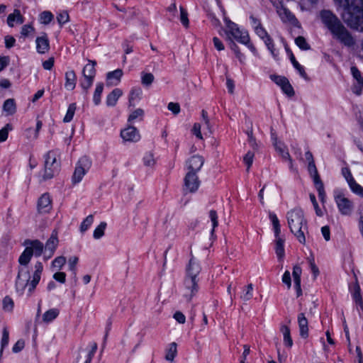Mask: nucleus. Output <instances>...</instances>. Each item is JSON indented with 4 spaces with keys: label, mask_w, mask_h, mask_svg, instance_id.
<instances>
[{
    "label": "nucleus",
    "mask_w": 363,
    "mask_h": 363,
    "mask_svg": "<svg viewBox=\"0 0 363 363\" xmlns=\"http://www.w3.org/2000/svg\"><path fill=\"white\" fill-rule=\"evenodd\" d=\"M23 22L24 18L18 9H15L12 13L8 16L7 23L10 27H13L15 23L22 24Z\"/></svg>",
    "instance_id": "obj_22"
},
{
    "label": "nucleus",
    "mask_w": 363,
    "mask_h": 363,
    "mask_svg": "<svg viewBox=\"0 0 363 363\" xmlns=\"http://www.w3.org/2000/svg\"><path fill=\"white\" fill-rule=\"evenodd\" d=\"M53 18V15L50 11H43L40 15V21L43 24H48Z\"/></svg>",
    "instance_id": "obj_48"
},
{
    "label": "nucleus",
    "mask_w": 363,
    "mask_h": 363,
    "mask_svg": "<svg viewBox=\"0 0 363 363\" xmlns=\"http://www.w3.org/2000/svg\"><path fill=\"white\" fill-rule=\"evenodd\" d=\"M12 130V125L9 123L6 124L0 130V143L4 142L8 138L9 132Z\"/></svg>",
    "instance_id": "obj_43"
},
{
    "label": "nucleus",
    "mask_w": 363,
    "mask_h": 363,
    "mask_svg": "<svg viewBox=\"0 0 363 363\" xmlns=\"http://www.w3.org/2000/svg\"><path fill=\"white\" fill-rule=\"evenodd\" d=\"M143 162L145 166L152 167L155 164V160L152 152H147L143 157Z\"/></svg>",
    "instance_id": "obj_49"
},
{
    "label": "nucleus",
    "mask_w": 363,
    "mask_h": 363,
    "mask_svg": "<svg viewBox=\"0 0 363 363\" xmlns=\"http://www.w3.org/2000/svg\"><path fill=\"white\" fill-rule=\"evenodd\" d=\"M209 217L212 222L213 228L211 230V233L213 234L214 232V229L218 226V215L216 211L211 210L209 212Z\"/></svg>",
    "instance_id": "obj_53"
},
{
    "label": "nucleus",
    "mask_w": 363,
    "mask_h": 363,
    "mask_svg": "<svg viewBox=\"0 0 363 363\" xmlns=\"http://www.w3.org/2000/svg\"><path fill=\"white\" fill-rule=\"evenodd\" d=\"M3 110L6 113L7 116L13 115L16 111V106L14 99H9L4 103Z\"/></svg>",
    "instance_id": "obj_28"
},
{
    "label": "nucleus",
    "mask_w": 363,
    "mask_h": 363,
    "mask_svg": "<svg viewBox=\"0 0 363 363\" xmlns=\"http://www.w3.org/2000/svg\"><path fill=\"white\" fill-rule=\"evenodd\" d=\"M60 162L57 161L56 153L53 151L48 152L45 156V170L43 176V180L52 178L58 173Z\"/></svg>",
    "instance_id": "obj_6"
},
{
    "label": "nucleus",
    "mask_w": 363,
    "mask_h": 363,
    "mask_svg": "<svg viewBox=\"0 0 363 363\" xmlns=\"http://www.w3.org/2000/svg\"><path fill=\"white\" fill-rule=\"evenodd\" d=\"M201 124L199 123H196L193 126L192 133L196 136V138H198L200 140H203V135L201 131Z\"/></svg>",
    "instance_id": "obj_57"
},
{
    "label": "nucleus",
    "mask_w": 363,
    "mask_h": 363,
    "mask_svg": "<svg viewBox=\"0 0 363 363\" xmlns=\"http://www.w3.org/2000/svg\"><path fill=\"white\" fill-rule=\"evenodd\" d=\"M154 75L152 73H142L141 82L145 86H150L154 81Z\"/></svg>",
    "instance_id": "obj_44"
},
{
    "label": "nucleus",
    "mask_w": 363,
    "mask_h": 363,
    "mask_svg": "<svg viewBox=\"0 0 363 363\" xmlns=\"http://www.w3.org/2000/svg\"><path fill=\"white\" fill-rule=\"evenodd\" d=\"M25 346V342L23 340H18L16 344L13 346L12 350L14 353L19 352L21 351Z\"/></svg>",
    "instance_id": "obj_61"
},
{
    "label": "nucleus",
    "mask_w": 363,
    "mask_h": 363,
    "mask_svg": "<svg viewBox=\"0 0 363 363\" xmlns=\"http://www.w3.org/2000/svg\"><path fill=\"white\" fill-rule=\"evenodd\" d=\"M280 330L283 334L284 345L288 347H291L293 345V340L291 337L289 328L286 325H281Z\"/></svg>",
    "instance_id": "obj_26"
},
{
    "label": "nucleus",
    "mask_w": 363,
    "mask_h": 363,
    "mask_svg": "<svg viewBox=\"0 0 363 363\" xmlns=\"http://www.w3.org/2000/svg\"><path fill=\"white\" fill-rule=\"evenodd\" d=\"M351 190L361 196L362 197H363V187L361 186L359 184H358L357 182H355L351 187H350Z\"/></svg>",
    "instance_id": "obj_64"
},
{
    "label": "nucleus",
    "mask_w": 363,
    "mask_h": 363,
    "mask_svg": "<svg viewBox=\"0 0 363 363\" xmlns=\"http://www.w3.org/2000/svg\"><path fill=\"white\" fill-rule=\"evenodd\" d=\"M286 218L291 232L301 243L304 244L306 242L305 232L307 231L308 228L303 210L300 208L291 209L287 213Z\"/></svg>",
    "instance_id": "obj_5"
},
{
    "label": "nucleus",
    "mask_w": 363,
    "mask_h": 363,
    "mask_svg": "<svg viewBox=\"0 0 363 363\" xmlns=\"http://www.w3.org/2000/svg\"><path fill=\"white\" fill-rule=\"evenodd\" d=\"M318 192V196L321 201V202H325V193L324 190V185L322 181H320L318 182H316L314 184Z\"/></svg>",
    "instance_id": "obj_45"
},
{
    "label": "nucleus",
    "mask_w": 363,
    "mask_h": 363,
    "mask_svg": "<svg viewBox=\"0 0 363 363\" xmlns=\"http://www.w3.org/2000/svg\"><path fill=\"white\" fill-rule=\"evenodd\" d=\"M106 223L101 222L94 230L93 236L95 239H99L104 235Z\"/></svg>",
    "instance_id": "obj_38"
},
{
    "label": "nucleus",
    "mask_w": 363,
    "mask_h": 363,
    "mask_svg": "<svg viewBox=\"0 0 363 363\" xmlns=\"http://www.w3.org/2000/svg\"><path fill=\"white\" fill-rule=\"evenodd\" d=\"M66 263V258L63 256L56 257L52 262V268L60 270Z\"/></svg>",
    "instance_id": "obj_40"
},
{
    "label": "nucleus",
    "mask_w": 363,
    "mask_h": 363,
    "mask_svg": "<svg viewBox=\"0 0 363 363\" xmlns=\"http://www.w3.org/2000/svg\"><path fill=\"white\" fill-rule=\"evenodd\" d=\"M271 79L277 85H279L282 91L288 96H293L294 94V89L290 84L289 80L282 76L272 75Z\"/></svg>",
    "instance_id": "obj_14"
},
{
    "label": "nucleus",
    "mask_w": 363,
    "mask_h": 363,
    "mask_svg": "<svg viewBox=\"0 0 363 363\" xmlns=\"http://www.w3.org/2000/svg\"><path fill=\"white\" fill-rule=\"evenodd\" d=\"M123 74V70L121 69L108 72L106 75L107 84L110 85H117L121 82Z\"/></svg>",
    "instance_id": "obj_19"
},
{
    "label": "nucleus",
    "mask_w": 363,
    "mask_h": 363,
    "mask_svg": "<svg viewBox=\"0 0 363 363\" xmlns=\"http://www.w3.org/2000/svg\"><path fill=\"white\" fill-rule=\"evenodd\" d=\"M60 313L57 308H51L45 311L43 315V321L45 323H49L54 320Z\"/></svg>",
    "instance_id": "obj_27"
},
{
    "label": "nucleus",
    "mask_w": 363,
    "mask_h": 363,
    "mask_svg": "<svg viewBox=\"0 0 363 363\" xmlns=\"http://www.w3.org/2000/svg\"><path fill=\"white\" fill-rule=\"evenodd\" d=\"M335 201L341 214L350 215L353 211L352 202L342 193H336Z\"/></svg>",
    "instance_id": "obj_9"
},
{
    "label": "nucleus",
    "mask_w": 363,
    "mask_h": 363,
    "mask_svg": "<svg viewBox=\"0 0 363 363\" xmlns=\"http://www.w3.org/2000/svg\"><path fill=\"white\" fill-rule=\"evenodd\" d=\"M76 108L77 106L75 103H72L69 105L66 115L63 118L64 123H69L73 119Z\"/></svg>",
    "instance_id": "obj_31"
},
{
    "label": "nucleus",
    "mask_w": 363,
    "mask_h": 363,
    "mask_svg": "<svg viewBox=\"0 0 363 363\" xmlns=\"http://www.w3.org/2000/svg\"><path fill=\"white\" fill-rule=\"evenodd\" d=\"M284 240L283 238H278L276 240L275 251L279 259H282L284 257Z\"/></svg>",
    "instance_id": "obj_30"
},
{
    "label": "nucleus",
    "mask_w": 363,
    "mask_h": 363,
    "mask_svg": "<svg viewBox=\"0 0 363 363\" xmlns=\"http://www.w3.org/2000/svg\"><path fill=\"white\" fill-rule=\"evenodd\" d=\"M13 308V301L9 297L6 296L3 300V308L7 311H11Z\"/></svg>",
    "instance_id": "obj_52"
},
{
    "label": "nucleus",
    "mask_w": 363,
    "mask_h": 363,
    "mask_svg": "<svg viewBox=\"0 0 363 363\" xmlns=\"http://www.w3.org/2000/svg\"><path fill=\"white\" fill-rule=\"evenodd\" d=\"M282 282L287 286L288 289L291 288V274L289 271H286L282 276Z\"/></svg>",
    "instance_id": "obj_60"
},
{
    "label": "nucleus",
    "mask_w": 363,
    "mask_h": 363,
    "mask_svg": "<svg viewBox=\"0 0 363 363\" xmlns=\"http://www.w3.org/2000/svg\"><path fill=\"white\" fill-rule=\"evenodd\" d=\"M36 50L40 54H45L50 50V42L46 34L38 37L35 40Z\"/></svg>",
    "instance_id": "obj_16"
},
{
    "label": "nucleus",
    "mask_w": 363,
    "mask_h": 363,
    "mask_svg": "<svg viewBox=\"0 0 363 363\" xmlns=\"http://www.w3.org/2000/svg\"><path fill=\"white\" fill-rule=\"evenodd\" d=\"M79 259L77 257L74 256L69 259L68 265L69 269L73 272L74 276H76V266L78 263Z\"/></svg>",
    "instance_id": "obj_56"
},
{
    "label": "nucleus",
    "mask_w": 363,
    "mask_h": 363,
    "mask_svg": "<svg viewBox=\"0 0 363 363\" xmlns=\"http://www.w3.org/2000/svg\"><path fill=\"white\" fill-rule=\"evenodd\" d=\"M310 199H311V202H312V203L313 205V207L315 208V213H316L317 216H321L323 215V213H322V211H321L320 208H319L318 204V203L316 201L315 195L313 194H310Z\"/></svg>",
    "instance_id": "obj_58"
},
{
    "label": "nucleus",
    "mask_w": 363,
    "mask_h": 363,
    "mask_svg": "<svg viewBox=\"0 0 363 363\" xmlns=\"http://www.w3.org/2000/svg\"><path fill=\"white\" fill-rule=\"evenodd\" d=\"M43 123L41 121L38 120L36 123V128L33 130L32 128H29L26 130V138L30 140H35L38 137V133L41 129Z\"/></svg>",
    "instance_id": "obj_25"
},
{
    "label": "nucleus",
    "mask_w": 363,
    "mask_h": 363,
    "mask_svg": "<svg viewBox=\"0 0 363 363\" xmlns=\"http://www.w3.org/2000/svg\"><path fill=\"white\" fill-rule=\"evenodd\" d=\"M342 173L346 179L350 187H351L356 182L352 177L350 170L345 167L342 169Z\"/></svg>",
    "instance_id": "obj_47"
},
{
    "label": "nucleus",
    "mask_w": 363,
    "mask_h": 363,
    "mask_svg": "<svg viewBox=\"0 0 363 363\" xmlns=\"http://www.w3.org/2000/svg\"><path fill=\"white\" fill-rule=\"evenodd\" d=\"M273 6L283 22L289 23L292 25H296L298 23L294 15L284 6L282 1H274Z\"/></svg>",
    "instance_id": "obj_10"
},
{
    "label": "nucleus",
    "mask_w": 363,
    "mask_h": 363,
    "mask_svg": "<svg viewBox=\"0 0 363 363\" xmlns=\"http://www.w3.org/2000/svg\"><path fill=\"white\" fill-rule=\"evenodd\" d=\"M301 268L298 265H295L293 268L292 272L294 283L301 282Z\"/></svg>",
    "instance_id": "obj_50"
},
{
    "label": "nucleus",
    "mask_w": 363,
    "mask_h": 363,
    "mask_svg": "<svg viewBox=\"0 0 363 363\" xmlns=\"http://www.w3.org/2000/svg\"><path fill=\"white\" fill-rule=\"evenodd\" d=\"M52 208V199L49 194L45 193L38 200L37 209L39 213H48Z\"/></svg>",
    "instance_id": "obj_12"
},
{
    "label": "nucleus",
    "mask_w": 363,
    "mask_h": 363,
    "mask_svg": "<svg viewBox=\"0 0 363 363\" xmlns=\"http://www.w3.org/2000/svg\"><path fill=\"white\" fill-rule=\"evenodd\" d=\"M204 159L200 155L192 156L187 162L186 165L189 172L197 173L202 167Z\"/></svg>",
    "instance_id": "obj_15"
},
{
    "label": "nucleus",
    "mask_w": 363,
    "mask_h": 363,
    "mask_svg": "<svg viewBox=\"0 0 363 363\" xmlns=\"http://www.w3.org/2000/svg\"><path fill=\"white\" fill-rule=\"evenodd\" d=\"M322 22L331 32L334 38L346 47H352L355 40L338 18L331 11L324 10L320 13Z\"/></svg>",
    "instance_id": "obj_2"
},
{
    "label": "nucleus",
    "mask_w": 363,
    "mask_h": 363,
    "mask_svg": "<svg viewBox=\"0 0 363 363\" xmlns=\"http://www.w3.org/2000/svg\"><path fill=\"white\" fill-rule=\"evenodd\" d=\"M199 186V181L196 173L188 172L184 178V190L189 192H194Z\"/></svg>",
    "instance_id": "obj_13"
},
{
    "label": "nucleus",
    "mask_w": 363,
    "mask_h": 363,
    "mask_svg": "<svg viewBox=\"0 0 363 363\" xmlns=\"http://www.w3.org/2000/svg\"><path fill=\"white\" fill-rule=\"evenodd\" d=\"M311 3H316L318 0H308ZM343 9L342 13L344 21L351 28L362 30L363 11L356 5V0H335Z\"/></svg>",
    "instance_id": "obj_3"
},
{
    "label": "nucleus",
    "mask_w": 363,
    "mask_h": 363,
    "mask_svg": "<svg viewBox=\"0 0 363 363\" xmlns=\"http://www.w3.org/2000/svg\"><path fill=\"white\" fill-rule=\"evenodd\" d=\"M91 167V162L90 160L86 157H83L79 159L78 162L77 163L73 176H72V183L73 184H77L80 182L83 178V177L85 175V174L87 172V171Z\"/></svg>",
    "instance_id": "obj_8"
},
{
    "label": "nucleus",
    "mask_w": 363,
    "mask_h": 363,
    "mask_svg": "<svg viewBox=\"0 0 363 363\" xmlns=\"http://www.w3.org/2000/svg\"><path fill=\"white\" fill-rule=\"evenodd\" d=\"M9 330H7L6 327H4L3 328L2 331V338L1 342V350H0V354H2L3 350L5 347H6L9 344Z\"/></svg>",
    "instance_id": "obj_39"
},
{
    "label": "nucleus",
    "mask_w": 363,
    "mask_h": 363,
    "mask_svg": "<svg viewBox=\"0 0 363 363\" xmlns=\"http://www.w3.org/2000/svg\"><path fill=\"white\" fill-rule=\"evenodd\" d=\"M201 271V267L194 257H191L186 267V277L184 281V296L188 301L199 291V274Z\"/></svg>",
    "instance_id": "obj_4"
},
{
    "label": "nucleus",
    "mask_w": 363,
    "mask_h": 363,
    "mask_svg": "<svg viewBox=\"0 0 363 363\" xmlns=\"http://www.w3.org/2000/svg\"><path fill=\"white\" fill-rule=\"evenodd\" d=\"M104 90V84L99 83L96 84L95 91L94 93L93 100L96 105H99L101 102V96Z\"/></svg>",
    "instance_id": "obj_35"
},
{
    "label": "nucleus",
    "mask_w": 363,
    "mask_h": 363,
    "mask_svg": "<svg viewBox=\"0 0 363 363\" xmlns=\"http://www.w3.org/2000/svg\"><path fill=\"white\" fill-rule=\"evenodd\" d=\"M308 172H309L311 176L313 179L314 184L321 181V179L318 175V172L317 168L315 167V162H313L312 163L311 162L308 163Z\"/></svg>",
    "instance_id": "obj_33"
},
{
    "label": "nucleus",
    "mask_w": 363,
    "mask_h": 363,
    "mask_svg": "<svg viewBox=\"0 0 363 363\" xmlns=\"http://www.w3.org/2000/svg\"><path fill=\"white\" fill-rule=\"evenodd\" d=\"M201 118H202V120L204 123V125H205L206 129L208 130V133H211L212 130H211L210 121H209V118L208 116V113L205 110H202V111H201Z\"/></svg>",
    "instance_id": "obj_55"
},
{
    "label": "nucleus",
    "mask_w": 363,
    "mask_h": 363,
    "mask_svg": "<svg viewBox=\"0 0 363 363\" xmlns=\"http://www.w3.org/2000/svg\"><path fill=\"white\" fill-rule=\"evenodd\" d=\"M167 108L174 115H177L180 112V106L178 103L170 102L168 104Z\"/></svg>",
    "instance_id": "obj_59"
},
{
    "label": "nucleus",
    "mask_w": 363,
    "mask_h": 363,
    "mask_svg": "<svg viewBox=\"0 0 363 363\" xmlns=\"http://www.w3.org/2000/svg\"><path fill=\"white\" fill-rule=\"evenodd\" d=\"M96 65V61L89 60V63L86 64L82 69V74L84 78H88L94 79L96 75L95 66Z\"/></svg>",
    "instance_id": "obj_20"
},
{
    "label": "nucleus",
    "mask_w": 363,
    "mask_h": 363,
    "mask_svg": "<svg viewBox=\"0 0 363 363\" xmlns=\"http://www.w3.org/2000/svg\"><path fill=\"white\" fill-rule=\"evenodd\" d=\"M58 242L57 231L56 230L52 231L45 246L38 240H25L24 245L26 248L18 258L20 267L16 281V290L19 295H23L27 289V296H30L41 278L43 266L40 262H37L35 264V271L32 275V279L30 280L31 277L28 264L32 256L40 257L45 248V255H48L47 258L51 257L55 253Z\"/></svg>",
    "instance_id": "obj_1"
},
{
    "label": "nucleus",
    "mask_w": 363,
    "mask_h": 363,
    "mask_svg": "<svg viewBox=\"0 0 363 363\" xmlns=\"http://www.w3.org/2000/svg\"><path fill=\"white\" fill-rule=\"evenodd\" d=\"M143 115L144 111L142 108H137L129 115L128 121L129 123H132L137 118H140L141 120L143 117Z\"/></svg>",
    "instance_id": "obj_41"
},
{
    "label": "nucleus",
    "mask_w": 363,
    "mask_h": 363,
    "mask_svg": "<svg viewBox=\"0 0 363 363\" xmlns=\"http://www.w3.org/2000/svg\"><path fill=\"white\" fill-rule=\"evenodd\" d=\"M352 298L355 301L356 304L359 306L362 309L363 308V301L361 295V289L359 284L355 282L352 289H351Z\"/></svg>",
    "instance_id": "obj_23"
},
{
    "label": "nucleus",
    "mask_w": 363,
    "mask_h": 363,
    "mask_svg": "<svg viewBox=\"0 0 363 363\" xmlns=\"http://www.w3.org/2000/svg\"><path fill=\"white\" fill-rule=\"evenodd\" d=\"M255 154L251 151H248L243 157V162L247 166V171L248 172L252 164Z\"/></svg>",
    "instance_id": "obj_42"
},
{
    "label": "nucleus",
    "mask_w": 363,
    "mask_h": 363,
    "mask_svg": "<svg viewBox=\"0 0 363 363\" xmlns=\"http://www.w3.org/2000/svg\"><path fill=\"white\" fill-rule=\"evenodd\" d=\"M180 21L184 26H189V21L188 18V13L182 6H180Z\"/></svg>",
    "instance_id": "obj_51"
},
{
    "label": "nucleus",
    "mask_w": 363,
    "mask_h": 363,
    "mask_svg": "<svg viewBox=\"0 0 363 363\" xmlns=\"http://www.w3.org/2000/svg\"><path fill=\"white\" fill-rule=\"evenodd\" d=\"M33 30H34V28L31 25L26 24L22 27L21 33L23 36L26 37L28 35L29 33H30Z\"/></svg>",
    "instance_id": "obj_63"
},
{
    "label": "nucleus",
    "mask_w": 363,
    "mask_h": 363,
    "mask_svg": "<svg viewBox=\"0 0 363 363\" xmlns=\"http://www.w3.org/2000/svg\"><path fill=\"white\" fill-rule=\"evenodd\" d=\"M224 22L227 27V35H230L235 40L242 44H247L250 40L248 33L240 30L238 25L231 21L228 18H224Z\"/></svg>",
    "instance_id": "obj_7"
},
{
    "label": "nucleus",
    "mask_w": 363,
    "mask_h": 363,
    "mask_svg": "<svg viewBox=\"0 0 363 363\" xmlns=\"http://www.w3.org/2000/svg\"><path fill=\"white\" fill-rule=\"evenodd\" d=\"M262 40H264L266 46L267 47L268 50L270 51L273 57L274 58H277L278 56V53L275 52L273 40L271 38V37L269 35H267L266 37H264V39Z\"/></svg>",
    "instance_id": "obj_36"
},
{
    "label": "nucleus",
    "mask_w": 363,
    "mask_h": 363,
    "mask_svg": "<svg viewBox=\"0 0 363 363\" xmlns=\"http://www.w3.org/2000/svg\"><path fill=\"white\" fill-rule=\"evenodd\" d=\"M177 354V345L176 342H172L169 345L165 352V359L169 362H173Z\"/></svg>",
    "instance_id": "obj_24"
},
{
    "label": "nucleus",
    "mask_w": 363,
    "mask_h": 363,
    "mask_svg": "<svg viewBox=\"0 0 363 363\" xmlns=\"http://www.w3.org/2000/svg\"><path fill=\"white\" fill-rule=\"evenodd\" d=\"M295 43L299 48L303 50L310 49V45L306 42L305 38L303 36H298L295 39Z\"/></svg>",
    "instance_id": "obj_46"
},
{
    "label": "nucleus",
    "mask_w": 363,
    "mask_h": 363,
    "mask_svg": "<svg viewBox=\"0 0 363 363\" xmlns=\"http://www.w3.org/2000/svg\"><path fill=\"white\" fill-rule=\"evenodd\" d=\"M363 91V81L357 82L353 86L352 91L357 94L360 95Z\"/></svg>",
    "instance_id": "obj_62"
},
{
    "label": "nucleus",
    "mask_w": 363,
    "mask_h": 363,
    "mask_svg": "<svg viewBox=\"0 0 363 363\" xmlns=\"http://www.w3.org/2000/svg\"><path fill=\"white\" fill-rule=\"evenodd\" d=\"M252 296H253V284H249L247 286L246 289L243 290V291L240 296V298L244 301H247L252 298Z\"/></svg>",
    "instance_id": "obj_34"
},
{
    "label": "nucleus",
    "mask_w": 363,
    "mask_h": 363,
    "mask_svg": "<svg viewBox=\"0 0 363 363\" xmlns=\"http://www.w3.org/2000/svg\"><path fill=\"white\" fill-rule=\"evenodd\" d=\"M69 17L67 11H62L58 13L57 20L60 25H63L69 21Z\"/></svg>",
    "instance_id": "obj_54"
},
{
    "label": "nucleus",
    "mask_w": 363,
    "mask_h": 363,
    "mask_svg": "<svg viewBox=\"0 0 363 363\" xmlns=\"http://www.w3.org/2000/svg\"><path fill=\"white\" fill-rule=\"evenodd\" d=\"M123 91L118 88L114 89L106 97V104L108 106H115Z\"/></svg>",
    "instance_id": "obj_21"
},
{
    "label": "nucleus",
    "mask_w": 363,
    "mask_h": 363,
    "mask_svg": "<svg viewBox=\"0 0 363 363\" xmlns=\"http://www.w3.org/2000/svg\"><path fill=\"white\" fill-rule=\"evenodd\" d=\"M299 333L302 338H307L308 337V320L303 313H301L297 317Z\"/></svg>",
    "instance_id": "obj_17"
},
{
    "label": "nucleus",
    "mask_w": 363,
    "mask_h": 363,
    "mask_svg": "<svg viewBox=\"0 0 363 363\" xmlns=\"http://www.w3.org/2000/svg\"><path fill=\"white\" fill-rule=\"evenodd\" d=\"M120 135L125 143H137L141 138L139 130L132 125H128L122 129Z\"/></svg>",
    "instance_id": "obj_11"
},
{
    "label": "nucleus",
    "mask_w": 363,
    "mask_h": 363,
    "mask_svg": "<svg viewBox=\"0 0 363 363\" xmlns=\"http://www.w3.org/2000/svg\"><path fill=\"white\" fill-rule=\"evenodd\" d=\"M290 60H291V62L293 64L294 68L298 70L300 75L303 78L307 79L308 76H307V74L306 73L303 67L296 60L295 57L292 53H291V55H290Z\"/></svg>",
    "instance_id": "obj_32"
},
{
    "label": "nucleus",
    "mask_w": 363,
    "mask_h": 363,
    "mask_svg": "<svg viewBox=\"0 0 363 363\" xmlns=\"http://www.w3.org/2000/svg\"><path fill=\"white\" fill-rule=\"evenodd\" d=\"M142 90L140 88H133L131 89L129 96V106H135V101L140 99Z\"/></svg>",
    "instance_id": "obj_29"
},
{
    "label": "nucleus",
    "mask_w": 363,
    "mask_h": 363,
    "mask_svg": "<svg viewBox=\"0 0 363 363\" xmlns=\"http://www.w3.org/2000/svg\"><path fill=\"white\" fill-rule=\"evenodd\" d=\"M77 84V75L74 70H69L65 72V87L69 91H72Z\"/></svg>",
    "instance_id": "obj_18"
},
{
    "label": "nucleus",
    "mask_w": 363,
    "mask_h": 363,
    "mask_svg": "<svg viewBox=\"0 0 363 363\" xmlns=\"http://www.w3.org/2000/svg\"><path fill=\"white\" fill-rule=\"evenodd\" d=\"M94 222L93 215L88 216L80 225V231L84 233L92 225Z\"/></svg>",
    "instance_id": "obj_37"
}]
</instances>
